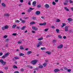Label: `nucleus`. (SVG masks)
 <instances>
[{
  "label": "nucleus",
  "instance_id": "32",
  "mask_svg": "<svg viewBox=\"0 0 73 73\" xmlns=\"http://www.w3.org/2000/svg\"><path fill=\"white\" fill-rule=\"evenodd\" d=\"M42 24H43V26H45L46 25V22H44Z\"/></svg>",
  "mask_w": 73,
  "mask_h": 73
},
{
  "label": "nucleus",
  "instance_id": "27",
  "mask_svg": "<svg viewBox=\"0 0 73 73\" xmlns=\"http://www.w3.org/2000/svg\"><path fill=\"white\" fill-rule=\"evenodd\" d=\"M43 37H41L40 38H39L38 39V40H43Z\"/></svg>",
  "mask_w": 73,
  "mask_h": 73
},
{
  "label": "nucleus",
  "instance_id": "43",
  "mask_svg": "<svg viewBox=\"0 0 73 73\" xmlns=\"http://www.w3.org/2000/svg\"><path fill=\"white\" fill-rule=\"evenodd\" d=\"M24 68H22L21 69V72H24Z\"/></svg>",
  "mask_w": 73,
  "mask_h": 73
},
{
  "label": "nucleus",
  "instance_id": "19",
  "mask_svg": "<svg viewBox=\"0 0 73 73\" xmlns=\"http://www.w3.org/2000/svg\"><path fill=\"white\" fill-rule=\"evenodd\" d=\"M16 26H17V25H14L12 26V28H13L14 29H15V28Z\"/></svg>",
  "mask_w": 73,
  "mask_h": 73
},
{
  "label": "nucleus",
  "instance_id": "4",
  "mask_svg": "<svg viewBox=\"0 0 73 73\" xmlns=\"http://www.w3.org/2000/svg\"><path fill=\"white\" fill-rule=\"evenodd\" d=\"M42 45V42H39L36 45V47L37 48H40V45Z\"/></svg>",
  "mask_w": 73,
  "mask_h": 73
},
{
  "label": "nucleus",
  "instance_id": "29",
  "mask_svg": "<svg viewBox=\"0 0 73 73\" xmlns=\"http://www.w3.org/2000/svg\"><path fill=\"white\" fill-rule=\"evenodd\" d=\"M25 26H24L21 28V29H22V30H24V29H25Z\"/></svg>",
  "mask_w": 73,
  "mask_h": 73
},
{
  "label": "nucleus",
  "instance_id": "59",
  "mask_svg": "<svg viewBox=\"0 0 73 73\" xmlns=\"http://www.w3.org/2000/svg\"><path fill=\"white\" fill-rule=\"evenodd\" d=\"M69 2H70V3H73V1H72L70 0Z\"/></svg>",
  "mask_w": 73,
  "mask_h": 73
},
{
  "label": "nucleus",
  "instance_id": "24",
  "mask_svg": "<svg viewBox=\"0 0 73 73\" xmlns=\"http://www.w3.org/2000/svg\"><path fill=\"white\" fill-rule=\"evenodd\" d=\"M64 8L66 11H69V10L66 7H64Z\"/></svg>",
  "mask_w": 73,
  "mask_h": 73
},
{
  "label": "nucleus",
  "instance_id": "5",
  "mask_svg": "<svg viewBox=\"0 0 73 73\" xmlns=\"http://www.w3.org/2000/svg\"><path fill=\"white\" fill-rule=\"evenodd\" d=\"M32 28L33 29V30H35V31H37V30H38V28L36 27L33 26L32 27Z\"/></svg>",
  "mask_w": 73,
  "mask_h": 73
},
{
  "label": "nucleus",
  "instance_id": "35",
  "mask_svg": "<svg viewBox=\"0 0 73 73\" xmlns=\"http://www.w3.org/2000/svg\"><path fill=\"white\" fill-rule=\"evenodd\" d=\"M2 30H3V31L5 30V27L4 26L3 27H2Z\"/></svg>",
  "mask_w": 73,
  "mask_h": 73
},
{
  "label": "nucleus",
  "instance_id": "7",
  "mask_svg": "<svg viewBox=\"0 0 73 73\" xmlns=\"http://www.w3.org/2000/svg\"><path fill=\"white\" fill-rule=\"evenodd\" d=\"M64 29L65 31H66V32H68V31L69 30L68 27L67 26H66V27H64Z\"/></svg>",
  "mask_w": 73,
  "mask_h": 73
},
{
  "label": "nucleus",
  "instance_id": "60",
  "mask_svg": "<svg viewBox=\"0 0 73 73\" xmlns=\"http://www.w3.org/2000/svg\"><path fill=\"white\" fill-rule=\"evenodd\" d=\"M66 36H63V38H64V39H66Z\"/></svg>",
  "mask_w": 73,
  "mask_h": 73
},
{
  "label": "nucleus",
  "instance_id": "10",
  "mask_svg": "<svg viewBox=\"0 0 73 73\" xmlns=\"http://www.w3.org/2000/svg\"><path fill=\"white\" fill-rule=\"evenodd\" d=\"M36 15H39L40 14V11H37L36 12Z\"/></svg>",
  "mask_w": 73,
  "mask_h": 73
},
{
  "label": "nucleus",
  "instance_id": "21",
  "mask_svg": "<svg viewBox=\"0 0 73 73\" xmlns=\"http://www.w3.org/2000/svg\"><path fill=\"white\" fill-rule=\"evenodd\" d=\"M36 24V23L34 21L30 23V25H33V24Z\"/></svg>",
  "mask_w": 73,
  "mask_h": 73
},
{
  "label": "nucleus",
  "instance_id": "46",
  "mask_svg": "<svg viewBox=\"0 0 73 73\" xmlns=\"http://www.w3.org/2000/svg\"><path fill=\"white\" fill-rule=\"evenodd\" d=\"M14 73H19V71H15L14 72Z\"/></svg>",
  "mask_w": 73,
  "mask_h": 73
},
{
  "label": "nucleus",
  "instance_id": "41",
  "mask_svg": "<svg viewBox=\"0 0 73 73\" xmlns=\"http://www.w3.org/2000/svg\"><path fill=\"white\" fill-rule=\"evenodd\" d=\"M37 7L38 8H40V7H41V5H38L37 6Z\"/></svg>",
  "mask_w": 73,
  "mask_h": 73
},
{
  "label": "nucleus",
  "instance_id": "50",
  "mask_svg": "<svg viewBox=\"0 0 73 73\" xmlns=\"http://www.w3.org/2000/svg\"><path fill=\"white\" fill-rule=\"evenodd\" d=\"M22 22L23 23H25V21H24V20H22Z\"/></svg>",
  "mask_w": 73,
  "mask_h": 73
},
{
  "label": "nucleus",
  "instance_id": "64",
  "mask_svg": "<svg viewBox=\"0 0 73 73\" xmlns=\"http://www.w3.org/2000/svg\"><path fill=\"white\" fill-rule=\"evenodd\" d=\"M39 25H40L43 26L42 23H40L39 24Z\"/></svg>",
  "mask_w": 73,
  "mask_h": 73
},
{
  "label": "nucleus",
  "instance_id": "11",
  "mask_svg": "<svg viewBox=\"0 0 73 73\" xmlns=\"http://www.w3.org/2000/svg\"><path fill=\"white\" fill-rule=\"evenodd\" d=\"M36 1H34L33 2V5L34 6V7H35L36 6Z\"/></svg>",
  "mask_w": 73,
  "mask_h": 73
},
{
  "label": "nucleus",
  "instance_id": "61",
  "mask_svg": "<svg viewBox=\"0 0 73 73\" xmlns=\"http://www.w3.org/2000/svg\"><path fill=\"white\" fill-rule=\"evenodd\" d=\"M70 9L71 11H73V7H71Z\"/></svg>",
  "mask_w": 73,
  "mask_h": 73
},
{
  "label": "nucleus",
  "instance_id": "28",
  "mask_svg": "<svg viewBox=\"0 0 73 73\" xmlns=\"http://www.w3.org/2000/svg\"><path fill=\"white\" fill-rule=\"evenodd\" d=\"M24 54H23L22 53H20L19 54V56H20V57H21V56H24Z\"/></svg>",
  "mask_w": 73,
  "mask_h": 73
},
{
  "label": "nucleus",
  "instance_id": "20",
  "mask_svg": "<svg viewBox=\"0 0 73 73\" xmlns=\"http://www.w3.org/2000/svg\"><path fill=\"white\" fill-rule=\"evenodd\" d=\"M56 31L57 32V33H59V32H60V30H59L58 29H56Z\"/></svg>",
  "mask_w": 73,
  "mask_h": 73
},
{
  "label": "nucleus",
  "instance_id": "6",
  "mask_svg": "<svg viewBox=\"0 0 73 73\" xmlns=\"http://www.w3.org/2000/svg\"><path fill=\"white\" fill-rule=\"evenodd\" d=\"M62 47H63V45L61 44L58 46L57 48L58 49H61V48H62Z\"/></svg>",
  "mask_w": 73,
  "mask_h": 73
},
{
  "label": "nucleus",
  "instance_id": "33",
  "mask_svg": "<svg viewBox=\"0 0 73 73\" xmlns=\"http://www.w3.org/2000/svg\"><path fill=\"white\" fill-rule=\"evenodd\" d=\"M20 49H24V48H23V46H20Z\"/></svg>",
  "mask_w": 73,
  "mask_h": 73
},
{
  "label": "nucleus",
  "instance_id": "55",
  "mask_svg": "<svg viewBox=\"0 0 73 73\" xmlns=\"http://www.w3.org/2000/svg\"><path fill=\"white\" fill-rule=\"evenodd\" d=\"M5 69L7 70V69H8V67L6 66L5 67Z\"/></svg>",
  "mask_w": 73,
  "mask_h": 73
},
{
  "label": "nucleus",
  "instance_id": "15",
  "mask_svg": "<svg viewBox=\"0 0 73 73\" xmlns=\"http://www.w3.org/2000/svg\"><path fill=\"white\" fill-rule=\"evenodd\" d=\"M1 5L3 7H5V6H6L5 4L4 3H2L1 4Z\"/></svg>",
  "mask_w": 73,
  "mask_h": 73
},
{
  "label": "nucleus",
  "instance_id": "25",
  "mask_svg": "<svg viewBox=\"0 0 73 73\" xmlns=\"http://www.w3.org/2000/svg\"><path fill=\"white\" fill-rule=\"evenodd\" d=\"M39 68H43V66L42 65H40L39 66H38Z\"/></svg>",
  "mask_w": 73,
  "mask_h": 73
},
{
  "label": "nucleus",
  "instance_id": "37",
  "mask_svg": "<svg viewBox=\"0 0 73 73\" xmlns=\"http://www.w3.org/2000/svg\"><path fill=\"white\" fill-rule=\"evenodd\" d=\"M48 30H49V29H46L44 30V31H45V32H47V31H48Z\"/></svg>",
  "mask_w": 73,
  "mask_h": 73
},
{
  "label": "nucleus",
  "instance_id": "54",
  "mask_svg": "<svg viewBox=\"0 0 73 73\" xmlns=\"http://www.w3.org/2000/svg\"><path fill=\"white\" fill-rule=\"evenodd\" d=\"M52 4L53 5H56V3L54 2H52Z\"/></svg>",
  "mask_w": 73,
  "mask_h": 73
},
{
  "label": "nucleus",
  "instance_id": "3",
  "mask_svg": "<svg viewBox=\"0 0 73 73\" xmlns=\"http://www.w3.org/2000/svg\"><path fill=\"white\" fill-rule=\"evenodd\" d=\"M9 56V53H8L5 54L3 56L1 57L2 58H5L6 57H8Z\"/></svg>",
  "mask_w": 73,
  "mask_h": 73
},
{
  "label": "nucleus",
  "instance_id": "39",
  "mask_svg": "<svg viewBox=\"0 0 73 73\" xmlns=\"http://www.w3.org/2000/svg\"><path fill=\"white\" fill-rule=\"evenodd\" d=\"M7 37H8V36L7 35H5V36H3V37L5 38H7Z\"/></svg>",
  "mask_w": 73,
  "mask_h": 73
},
{
  "label": "nucleus",
  "instance_id": "26",
  "mask_svg": "<svg viewBox=\"0 0 73 73\" xmlns=\"http://www.w3.org/2000/svg\"><path fill=\"white\" fill-rule=\"evenodd\" d=\"M40 49H41V50H45L46 49V48H45V47H41L40 48Z\"/></svg>",
  "mask_w": 73,
  "mask_h": 73
},
{
  "label": "nucleus",
  "instance_id": "44",
  "mask_svg": "<svg viewBox=\"0 0 73 73\" xmlns=\"http://www.w3.org/2000/svg\"><path fill=\"white\" fill-rule=\"evenodd\" d=\"M58 37H59V38H62V36H61L60 35H58Z\"/></svg>",
  "mask_w": 73,
  "mask_h": 73
},
{
  "label": "nucleus",
  "instance_id": "31",
  "mask_svg": "<svg viewBox=\"0 0 73 73\" xmlns=\"http://www.w3.org/2000/svg\"><path fill=\"white\" fill-rule=\"evenodd\" d=\"M22 41H19L17 43L18 44H22Z\"/></svg>",
  "mask_w": 73,
  "mask_h": 73
},
{
  "label": "nucleus",
  "instance_id": "8",
  "mask_svg": "<svg viewBox=\"0 0 73 73\" xmlns=\"http://www.w3.org/2000/svg\"><path fill=\"white\" fill-rule=\"evenodd\" d=\"M44 7L46 9H47V8H49V5H48V4H46L45 5H44Z\"/></svg>",
  "mask_w": 73,
  "mask_h": 73
},
{
  "label": "nucleus",
  "instance_id": "2",
  "mask_svg": "<svg viewBox=\"0 0 73 73\" xmlns=\"http://www.w3.org/2000/svg\"><path fill=\"white\" fill-rule=\"evenodd\" d=\"M0 62L3 65V66H4L7 64L6 62L4 61V60L2 59L0 60Z\"/></svg>",
  "mask_w": 73,
  "mask_h": 73
},
{
  "label": "nucleus",
  "instance_id": "45",
  "mask_svg": "<svg viewBox=\"0 0 73 73\" xmlns=\"http://www.w3.org/2000/svg\"><path fill=\"white\" fill-rule=\"evenodd\" d=\"M17 34V33H14L12 34V35H13V36H16Z\"/></svg>",
  "mask_w": 73,
  "mask_h": 73
},
{
  "label": "nucleus",
  "instance_id": "17",
  "mask_svg": "<svg viewBox=\"0 0 73 73\" xmlns=\"http://www.w3.org/2000/svg\"><path fill=\"white\" fill-rule=\"evenodd\" d=\"M5 28V29H8L9 28V26L8 25H5L4 26Z\"/></svg>",
  "mask_w": 73,
  "mask_h": 73
},
{
  "label": "nucleus",
  "instance_id": "18",
  "mask_svg": "<svg viewBox=\"0 0 73 73\" xmlns=\"http://www.w3.org/2000/svg\"><path fill=\"white\" fill-rule=\"evenodd\" d=\"M13 68H14L15 69H17V66L14 65L13 66Z\"/></svg>",
  "mask_w": 73,
  "mask_h": 73
},
{
  "label": "nucleus",
  "instance_id": "9",
  "mask_svg": "<svg viewBox=\"0 0 73 73\" xmlns=\"http://www.w3.org/2000/svg\"><path fill=\"white\" fill-rule=\"evenodd\" d=\"M9 15H10L9 14L7 13H5L4 15V16H7V17L9 16Z\"/></svg>",
  "mask_w": 73,
  "mask_h": 73
},
{
  "label": "nucleus",
  "instance_id": "34",
  "mask_svg": "<svg viewBox=\"0 0 73 73\" xmlns=\"http://www.w3.org/2000/svg\"><path fill=\"white\" fill-rule=\"evenodd\" d=\"M29 9L31 11H32V10H33L34 9V8H32L31 7H29Z\"/></svg>",
  "mask_w": 73,
  "mask_h": 73
},
{
  "label": "nucleus",
  "instance_id": "14",
  "mask_svg": "<svg viewBox=\"0 0 73 73\" xmlns=\"http://www.w3.org/2000/svg\"><path fill=\"white\" fill-rule=\"evenodd\" d=\"M46 65H47V62H45L43 64V65L44 67H46Z\"/></svg>",
  "mask_w": 73,
  "mask_h": 73
},
{
  "label": "nucleus",
  "instance_id": "12",
  "mask_svg": "<svg viewBox=\"0 0 73 73\" xmlns=\"http://www.w3.org/2000/svg\"><path fill=\"white\" fill-rule=\"evenodd\" d=\"M32 53V51H29L27 52V55H28L29 54H31V53Z\"/></svg>",
  "mask_w": 73,
  "mask_h": 73
},
{
  "label": "nucleus",
  "instance_id": "57",
  "mask_svg": "<svg viewBox=\"0 0 73 73\" xmlns=\"http://www.w3.org/2000/svg\"><path fill=\"white\" fill-rule=\"evenodd\" d=\"M68 70V72H71V70H70V69H68L67 70Z\"/></svg>",
  "mask_w": 73,
  "mask_h": 73
},
{
  "label": "nucleus",
  "instance_id": "56",
  "mask_svg": "<svg viewBox=\"0 0 73 73\" xmlns=\"http://www.w3.org/2000/svg\"><path fill=\"white\" fill-rule=\"evenodd\" d=\"M31 10H30V9H29L27 10V12H31Z\"/></svg>",
  "mask_w": 73,
  "mask_h": 73
},
{
  "label": "nucleus",
  "instance_id": "63",
  "mask_svg": "<svg viewBox=\"0 0 73 73\" xmlns=\"http://www.w3.org/2000/svg\"><path fill=\"white\" fill-rule=\"evenodd\" d=\"M55 3H57V2H58V0H55Z\"/></svg>",
  "mask_w": 73,
  "mask_h": 73
},
{
  "label": "nucleus",
  "instance_id": "13",
  "mask_svg": "<svg viewBox=\"0 0 73 73\" xmlns=\"http://www.w3.org/2000/svg\"><path fill=\"white\" fill-rule=\"evenodd\" d=\"M54 71L55 73H56V72H58V71H60V70L58 69H55L54 70Z\"/></svg>",
  "mask_w": 73,
  "mask_h": 73
},
{
  "label": "nucleus",
  "instance_id": "36",
  "mask_svg": "<svg viewBox=\"0 0 73 73\" xmlns=\"http://www.w3.org/2000/svg\"><path fill=\"white\" fill-rule=\"evenodd\" d=\"M16 59V60H17V59H19V57H17V56H15L14 57Z\"/></svg>",
  "mask_w": 73,
  "mask_h": 73
},
{
  "label": "nucleus",
  "instance_id": "52",
  "mask_svg": "<svg viewBox=\"0 0 73 73\" xmlns=\"http://www.w3.org/2000/svg\"><path fill=\"white\" fill-rule=\"evenodd\" d=\"M64 5H68V3H64Z\"/></svg>",
  "mask_w": 73,
  "mask_h": 73
},
{
  "label": "nucleus",
  "instance_id": "58",
  "mask_svg": "<svg viewBox=\"0 0 73 73\" xmlns=\"http://www.w3.org/2000/svg\"><path fill=\"white\" fill-rule=\"evenodd\" d=\"M24 1L23 0H20V2L21 3H23V2Z\"/></svg>",
  "mask_w": 73,
  "mask_h": 73
},
{
  "label": "nucleus",
  "instance_id": "49",
  "mask_svg": "<svg viewBox=\"0 0 73 73\" xmlns=\"http://www.w3.org/2000/svg\"><path fill=\"white\" fill-rule=\"evenodd\" d=\"M3 54V53L2 52H1L0 53V56H2Z\"/></svg>",
  "mask_w": 73,
  "mask_h": 73
},
{
  "label": "nucleus",
  "instance_id": "53",
  "mask_svg": "<svg viewBox=\"0 0 73 73\" xmlns=\"http://www.w3.org/2000/svg\"><path fill=\"white\" fill-rule=\"evenodd\" d=\"M50 36H51V35H48L46 36V37L47 38L48 37H50Z\"/></svg>",
  "mask_w": 73,
  "mask_h": 73
},
{
  "label": "nucleus",
  "instance_id": "22",
  "mask_svg": "<svg viewBox=\"0 0 73 73\" xmlns=\"http://www.w3.org/2000/svg\"><path fill=\"white\" fill-rule=\"evenodd\" d=\"M46 53H47L48 54H51V52L49 51H46Z\"/></svg>",
  "mask_w": 73,
  "mask_h": 73
},
{
  "label": "nucleus",
  "instance_id": "16",
  "mask_svg": "<svg viewBox=\"0 0 73 73\" xmlns=\"http://www.w3.org/2000/svg\"><path fill=\"white\" fill-rule=\"evenodd\" d=\"M68 20L69 21H72V20H73V19L70 18L68 19Z\"/></svg>",
  "mask_w": 73,
  "mask_h": 73
},
{
  "label": "nucleus",
  "instance_id": "1",
  "mask_svg": "<svg viewBox=\"0 0 73 73\" xmlns=\"http://www.w3.org/2000/svg\"><path fill=\"white\" fill-rule=\"evenodd\" d=\"M37 61H38L37 60H33L31 61V63L34 65H36Z\"/></svg>",
  "mask_w": 73,
  "mask_h": 73
},
{
  "label": "nucleus",
  "instance_id": "40",
  "mask_svg": "<svg viewBox=\"0 0 73 73\" xmlns=\"http://www.w3.org/2000/svg\"><path fill=\"white\" fill-rule=\"evenodd\" d=\"M28 66L29 68H31V69L33 68V67L32 66Z\"/></svg>",
  "mask_w": 73,
  "mask_h": 73
},
{
  "label": "nucleus",
  "instance_id": "42",
  "mask_svg": "<svg viewBox=\"0 0 73 73\" xmlns=\"http://www.w3.org/2000/svg\"><path fill=\"white\" fill-rule=\"evenodd\" d=\"M56 22H60V20L59 19H56Z\"/></svg>",
  "mask_w": 73,
  "mask_h": 73
},
{
  "label": "nucleus",
  "instance_id": "51",
  "mask_svg": "<svg viewBox=\"0 0 73 73\" xmlns=\"http://www.w3.org/2000/svg\"><path fill=\"white\" fill-rule=\"evenodd\" d=\"M51 27L53 29H54L55 28V27H54V26H51Z\"/></svg>",
  "mask_w": 73,
  "mask_h": 73
},
{
  "label": "nucleus",
  "instance_id": "62",
  "mask_svg": "<svg viewBox=\"0 0 73 73\" xmlns=\"http://www.w3.org/2000/svg\"><path fill=\"white\" fill-rule=\"evenodd\" d=\"M6 41H9V39H6Z\"/></svg>",
  "mask_w": 73,
  "mask_h": 73
},
{
  "label": "nucleus",
  "instance_id": "48",
  "mask_svg": "<svg viewBox=\"0 0 73 73\" xmlns=\"http://www.w3.org/2000/svg\"><path fill=\"white\" fill-rule=\"evenodd\" d=\"M32 33H36V31H32Z\"/></svg>",
  "mask_w": 73,
  "mask_h": 73
},
{
  "label": "nucleus",
  "instance_id": "30",
  "mask_svg": "<svg viewBox=\"0 0 73 73\" xmlns=\"http://www.w3.org/2000/svg\"><path fill=\"white\" fill-rule=\"evenodd\" d=\"M57 41V40L55 39H54L52 41L53 42H56Z\"/></svg>",
  "mask_w": 73,
  "mask_h": 73
},
{
  "label": "nucleus",
  "instance_id": "38",
  "mask_svg": "<svg viewBox=\"0 0 73 73\" xmlns=\"http://www.w3.org/2000/svg\"><path fill=\"white\" fill-rule=\"evenodd\" d=\"M15 23H20V21L18 20H15Z\"/></svg>",
  "mask_w": 73,
  "mask_h": 73
},
{
  "label": "nucleus",
  "instance_id": "23",
  "mask_svg": "<svg viewBox=\"0 0 73 73\" xmlns=\"http://www.w3.org/2000/svg\"><path fill=\"white\" fill-rule=\"evenodd\" d=\"M66 25V23H63L62 25L61 26V27L62 28H63L64 27V26H65Z\"/></svg>",
  "mask_w": 73,
  "mask_h": 73
},
{
  "label": "nucleus",
  "instance_id": "47",
  "mask_svg": "<svg viewBox=\"0 0 73 73\" xmlns=\"http://www.w3.org/2000/svg\"><path fill=\"white\" fill-rule=\"evenodd\" d=\"M28 4L29 5H31V1H29L28 3Z\"/></svg>",
  "mask_w": 73,
  "mask_h": 73
}]
</instances>
